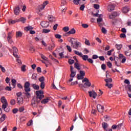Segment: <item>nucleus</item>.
Returning a JSON list of instances; mask_svg holds the SVG:
<instances>
[{"label": "nucleus", "instance_id": "nucleus-58", "mask_svg": "<svg viewBox=\"0 0 131 131\" xmlns=\"http://www.w3.org/2000/svg\"><path fill=\"white\" fill-rule=\"evenodd\" d=\"M107 65L109 68H112V63L111 62H107Z\"/></svg>", "mask_w": 131, "mask_h": 131}, {"label": "nucleus", "instance_id": "nucleus-62", "mask_svg": "<svg viewBox=\"0 0 131 131\" xmlns=\"http://www.w3.org/2000/svg\"><path fill=\"white\" fill-rule=\"evenodd\" d=\"M87 61H88L89 63H91V64H93V63H94V60H93L92 58H88Z\"/></svg>", "mask_w": 131, "mask_h": 131}, {"label": "nucleus", "instance_id": "nucleus-51", "mask_svg": "<svg viewBox=\"0 0 131 131\" xmlns=\"http://www.w3.org/2000/svg\"><path fill=\"white\" fill-rule=\"evenodd\" d=\"M85 44L86 45V46H91V43H90V40L85 39Z\"/></svg>", "mask_w": 131, "mask_h": 131}, {"label": "nucleus", "instance_id": "nucleus-57", "mask_svg": "<svg viewBox=\"0 0 131 131\" xmlns=\"http://www.w3.org/2000/svg\"><path fill=\"white\" fill-rule=\"evenodd\" d=\"M19 21H20L21 22H23V23H25L26 19H25V18H24V17H21L19 19Z\"/></svg>", "mask_w": 131, "mask_h": 131}, {"label": "nucleus", "instance_id": "nucleus-56", "mask_svg": "<svg viewBox=\"0 0 131 131\" xmlns=\"http://www.w3.org/2000/svg\"><path fill=\"white\" fill-rule=\"evenodd\" d=\"M5 90H6V91H12V87L11 88L9 86H7L6 87Z\"/></svg>", "mask_w": 131, "mask_h": 131}, {"label": "nucleus", "instance_id": "nucleus-25", "mask_svg": "<svg viewBox=\"0 0 131 131\" xmlns=\"http://www.w3.org/2000/svg\"><path fill=\"white\" fill-rule=\"evenodd\" d=\"M25 30H27V31H31V30H32L33 29V27H32L31 26H28L25 28Z\"/></svg>", "mask_w": 131, "mask_h": 131}, {"label": "nucleus", "instance_id": "nucleus-34", "mask_svg": "<svg viewBox=\"0 0 131 131\" xmlns=\"http://www.w3.org/2000/svg\"><path fill=\"white\" fill-rule=\"evenodd\" d=\"M123 124L120 123L118 125H117V129L118 130H119L120 129H121V127H122Z\"/></svg>", "mask_w": 131, "mask_h": 131}, {"label": "nucleus", "instance_id": "nucleus-5", "mask_svg": "<svg viewBox=\"0 0 131 131\" xmlns=\"http://www.w3.org/2000/svg\"><path fill=\"white\" fill-rule=\"evenodd\" d=\"M38 103H40V101H37V99L34 97L32 100L31 105L33 108H37Z\"/></svg>", "mask_w": 131, "mask_h": 131}, {"label": "nucleus", "instance_id": "nucleus-39", "mask_svg": "<svg viewBox=\"0 0 131 131\" xmlns=\"http://www.w3.org/2000/svg\"><path fill=\"white\" fill-rule=\"evenodd\" d=\"M77 78L78 80L83 79V77H82V76L80 75V74H78L77 75Z\"/></svg>", "mask_w": 131, "mask_h": 131}, {"label": "nucleus", "instance_id": "nucleus-1", "mask_svg": "<svg viewBox=\"0 0 131 131\" xmlns=\"http://www.w3.org/2000/svg\"><path fill=\"white\" fill-rule=\"evenodd\" d=\"M30 83L29 82L27 81L24 84V88H25V95L26 96L27 98H30V93H29V92L31 91V89H30Z\"/></svg>", "mask_w": 131, "mask_h": 131}, {"label": "nucleus", "instance_id": "nucleus-11", "mask_svg": "<svg viewBox=\"0 0 131 131\" xmlns=\"http://www.w3.org/2000/svg\"><path fill=\"white\" fill-rule=\"evenodd\" d=\"M14 12L15 15H19V13H20V8L19 6L15 7L14 9Z\"/></svg>", "mask_w": 131, "mask_h": 131}, {"label": "nucleus", "instance_id": "nucleus-10", "mask_svg": "<svg viewBox=\"0 0 131 131\" xmlns=\"http://www.w3.org/2000/svg\"><path fill=\"white\" fill-rule=\"evenodd\" d=\"M78 47H81V43L80 42H75V45L73 46V48L74 49H76V50H77L78 49Z\"/></svg>", "mask_w": 131, "mask_h": 131}, {"label": "nucleus", "instance_id": "nucleus-28", "mask_svg": "<svg viewBox=\"0 0 131 131\" xmlns=\"http://www.w3.org/2000/svg\"><path fill=\"white\" fill-rule=\"evenodd\" d=\"M82 57V59L83 60V61H88L89 59V56L88 55H82L81 56Z\"/></svg>", "mask_w": 131, "mask_h": 131}, {"label": "nucleus", "instance_id": "nucleus-2", "mask_svg": "<svg viewBox=\"0 0 131 131\" xmlns=\"http://www.w3.org/2000/svg\"><path fill=\"white\" fill-rule=\"evenodd\" d=\"M36 95L37 96L35 97V98L37 100V102H40L41 99L45 97V95H43V91L42 90L36 91Z\"/></svg>", "mask_w": 131, "mask_h": 131}, {"label": "nucleus", "instance_id": "nucleus-16", "mask_svg": "<svg viewBox=\"0 0 131 131\" xmlns=\"http://www.w3.org/2000/svg\"><path fill=\"white\" fill-rule=\"evenodd\" d=\"M50 98L48 97L46 99H43L41 101V104H47V103H49V101H50Z\"/></svg>", "mask_w": 131, "mask_h": 131}, {"label": "nucleus", "instance_id": "nucleus-15", "mask_svg": "<svg viewBox=\"0 0 131 131\" xmlns=\"http://www.w3.org/2000/svg\"><path fill=\"white\" fill-rule=\"evenodd\" d=\"M76 31L74 28L71 29L67 33V34H75Z\"/></svg>", "mask_w": 131, "mask_h": 131}, {"label": "nucleus", "instance_id": "nucleus-9", "mask_svg": "<svg viewBox=\"0 0 131 131\" xmlns=\"http://www.w3.org/2000/svg\"><path fill=\"white\" fill-rule=\"evenodd\" d=\"M55 47L56 44H55V42H53L52 43L50 44L49 46H48V50L51 52V51H53V49H55Z\"/></svg>", "mask_w": 131, "mask_h": 131}, {"label": "nucleus", "instance_id": "nucleus-30", "mask_svg": "<svg viewBox=\"0 0 131 131\" xmlns=\"http://www.w3.org/2000/svg\"><path fill=\"white\" fill-rule=\"evenodd\" d=\"M75 75H76V72H71L70 77H72V78L75 77Z\"/></svg>", "mask_w": 131, "mask_h": 131}, {"label": "nucleus", "instance_id": "nucleus-6", "mask_svg": "<svg viewBox=\"0 0 131 131\" xmlns=\"http://www.w3.org/2000/svg\"><path fill=\"white\" fill-rule=\"evenodd\" d=\"M40 25L42 28H47L50 26V23L49 21H42L41 22Z\"/></svg>", "mask_w": 131, "mask_h": 131}, {"label": "nucleus", "instance_id": "nucleus-22", "mask_svg": "<svg viewBox=\"0 0 131 131\" xmlns=\"http://www.w3.org/2000/svg\"><path fill=\"white\" fill-rule=\"evenodd\" d=\"M48 20L49 21H50V22H54L55 21V17H53L52 15H49L48 16Z\"/></svg>", "mask_w": 131, "mask_h": 131}, {"label": "nucleus", "instance_id": "nucleus-44", "mask_svg": "<svg viewBox=\"0 0 131 131\" xmlns=\"http://www.w3.org/2000/svg\"><path fill=\"white\" fill-rule=\"evenodd\" d=\"M10 104L11 105H15L16 104V100L15 99H11L10 100Z\"/></svg>", "mask_w": 131, "mask_h": 131}, {"label": "nucleus", "instance_id": "nucleus-47", "mask_svg": "<svg viewBox=\"0 0 131 131\" xmlns=\"http://www.w3.org/2000/svg\"><path fill=\"white\" fill-rule=\"evenodd\" d=\"M80 75L83 77L84 75H85V72H84L83 71H80Z\"/></svg>", "mask_w": 131, "mask_h": 131}, {"label": "nucleus", "instance_id": "nucleus-54", "mask_svg": "<svg viewBox=\"0 0 131 131\" xmlns=\"http://www.w3.org/2000/svg\"><path fill=\"white\" fill-rule=\"evenodd\" d=\"M120 37L121 38H125V37H126V35H125V34L124 33H122L120 35Z\"/></svg>", "mask_w": 131, "mask_h": 131}, {"label": "nucleus", "instance_id": "nucleus-20", "mask_svg": "<svg viewBox=\"0 0 131 131\" xmlns=\"http://www.w3.org/2000/svg\"><path fill=\"white\" fill-rule=\"evenodd\" d=\"M117 16V13L114 12L112 15L109 16L110 19H114Z\"/></svg>", "mask_w": 131, "mask_h": 131}, {"label": "nucleus", "instance_id": "nucleus-38", "mask_svg": "<svg viewBox=\"0 0 131 131\" xmlns=\"http://www.w3.org/2000/svg\"><path fill=\"white\" fill-rule=\"evenodd\" d=\"M101 31L102 33H104V34H106V33H107V30L104 27L102 28Z\"/></svg>", "mask_w": 131, "mask_h": 131}, {"label": "nucleus", "instance_id": "nucleus-23", "mask_svg": "<svg viewBox=\"0 0 131 131\" xmlns=\"http://www.w3.org/2000/svg\"><path fill=\"white\" fill-rule=\"evenodd\" d=\"M102 127L103 128V129H104V130L107 131V127H108V124H107V123L104 122L102 123Z\"/></svg>", "mask_w": 131, "mask_h": 131}, {"label": "nucleus", "instance_id": "nucleus-41", "mask_svg": "<svg viewBox=\"0 0 131 131\" xmlns=\"http://www.w3.org/2000/svg\"><path fill=\"white\" fill-rule=\"evenodd\" d=\"M39 81H40V82H45V77L43 76H42L39 78Z\"/></svg>", "mask_w": 131, "mask_h": 131}, {"label": "nucleus", "instance_id": "nucleus-40", "mask_svg": "<svg viewBox=\"0 0 131 131\" xmlns=\"http://www.w3.org/2000/svg\"><path fill=\"white\" fill-rule=\"evenodd\" d=\"M42 32H43V33H49V32H51V30H50V29H43Z\"/></svg>", "mask_w": 131, "mask_h": 131}, {"label": "nucleus", "instance_id": "nucleus-33", "mask_svg": "<svg viewBox=\"0 0 131 131\" xmlns=\"http://www.w3.org/2000/svg\"><path fill=\"white\" fill-rule=\"evenodd\" d=\"M45 86H46V84L45 83V82H41L40 84V88H41L42 90H43V89H45Z\"/></svg>", "mask_w": 131, "mask_h": 131}, {"label": "nucleus", "instance_id": "nucleus-43", "mask_svg": "<svg viewBox=\"0 0 131 131\" xmlns=\"http://www.w3.org/2000/svg\"><path fill=\"white\" fill-rule=\"evenodd\" d=\"M105 86H107V88H108V89H111V88H112V86H113V84H112L111 83H106L105 84Z\"/></svg>", "mask_w": 131, "mask_h": 131}, {"label": "nucleus", "instance_id": "nucleus-27", "mask_svg": "<svg viewBox=\"0 0 131 131\" xmlns=\"http://www.w3.org/2000/svg\"><path fill=\"white\" fill-rule=\"evenodd\" d=\"M122 11L123 13H128L129 10H128V8H127V7H125L122 8Z\"/></svg>", "mask_w": 131, "mask_h": 131}, {"label": "nucleus", "instance_id": "nucleus-64", "mask_svg": "<svg viewBox=\"0 0 131 131\" xmlns=\"http://www.w3.org/2000/svg\"><path fill=\"white\" fill-rule=\"evenodd\" d=\"M98 58H99V59L100 61H105V57H104V56H99L98 57Z\"/></svg>", "mask_w": 131, "mask_h": 131}, {"label": "nucleus", "instance_id": "nucleus-17", "mask_svg": "<svg viewBox=\"0 0 131 131\" xmlns=\"http://www.w3.org/2000/svg\"><path fill=\"white\" fill-rule=\"evenodd\" d=\"M74 68L77 69V70H80V64L77 62H75L74 63Z\"/></svg>", "mask_w": 131, "mask_h": 131}, {"label": "nucleus", "instance_id": "nucleus-4", "mask_svg": "<svg viewBox=\"0 0 131 131\" xmlns=\"http://www.w3.org/2000/svg\"><path fill=\"white\" fill-rule=\"evenodd\" d=\"M1 101L3 103L2 108L3 109H6L7 107H8V102L7 101V99L5 97H2L1 99Z\"/></svg>", "mask_w": 131, "mask_h": 131}, {"label": "nucleus", "instance_id": "nucleus-60", "mask_svg": "<svg viewBox=\"0 0 131 131\" xmlns=\"http://www.w3.org/2000/svg\"><path fill=\"white\" fill-rule=\"evenodd\" d=\"M32 122H33V121H32V120H30L28 123H27V125H28V126H30V125H32Z\"/></svg>", "mask_w": 131, "mask_h": 131}, {"label": "nucleus", "instance_id": "nucleus-13", "mask_svg": "<svg viewBox=\"0 0 131 131\" xmlns=\"http://www.w3.org/2000/svg\"><path fill=\"white\" fill-rule=\"evenodd\" d=\"M117 60H119V58L115 57V65H116V66H117V67H120V61L117 62Z\"/></svg>", "mask_w": 131, "mask_h": 131}, {"label": "nucleus", "instance_id": "nucleus-32", "mask_svg": "<svg viewBox=\"0 0 131 131\" xmlns=\"http://www.w3.org/2000/svg\"><path fill=\"white\" fill-rule=\"evenodd\" d=\"M40 56L43 60H45V61H48V58H47L43 54H40Z\"/></svg>", "mask_w": 131, "mask_h": 131}, {"label": "nucleus", "instance_id": "nucleus-12", "mask_svg": "<svg viewBox=\"0 0 131 131\" xmlns=\"http://www.w3.org/2000/svg\"><path fill=\"white\" fill-rule=\"evenodd\" d=\"M11 82L12 83V89H15L16 88V84H17V81L15 79H12L11 80Z\"/></svg>", "mask_w": 131, "mask_h": 131}, {"label": "nucleus", "instance_id": "nucleus-26", "mask_svg": "<svg viewBox=\"0 0 131 131\" xmlns=\"http://www.w3.org/2000/svg\"><path fill=\"white\" fill-rule=\"evenodd\" d=\"M7 40H8V42L9 43H10V45H12V43H13V42H14V41L12 39V37L11 36L7 37Z\"/></svg>", "mask_w": 131, "mask_h": 131}, {"label": "nucleus", "instance_id": "nucleus-19", "mask_svg": "<svg viewBox=\"0 0 131 131\" xmlns=\"http://www.w3.org/2000/svg\"><path fill=\"white\" fill-rule=\"evenodd\" d=\"M102 16L103 15L100 14L98 16V18L97 19V23H100V22H102L103 21V18H102Z\"/></svg>", "mask_w": 131, "mask_h": 131}, {"label": "nucleus", "instance_id": "nucleus-45", "mask_svg": "<svg viewBox=\"0 0 131 131\" xmlns=\"http://www.w3.org/2000/svg\"><path fill=\"white\" fill-rule=\"evenodd\" d=\"M81 0H73V3L75 5H79V2Z\"/></svg>", "mask_w": 131, "mask_h": 131}, {"label": "nucleus", "instance_id": "nucleus-3", "mask_svg": "<svg viewBox=\"0 0 131 131\" xmlns=\"http://www.w3.org/2000/svg\"><path fill=\"white\" fill-rule=\"evenodd\" d=\"M82 82H85L84 83V85L83 86V88H90V86L92 85V84L90 83V80L88 78H84L82 80Z\"/></svg>", "mask_w": 131, "mask_h": 131}, {"label": "nucleus", "instance_id": "nucleus-21", "mask_svg": "<svg viewBox=\"0 0 131 131\" xmlns=\"http://www.w3.org/2000/svg\"><path fill=\"white\" fill-rule=\"evenodd\" d=\"M6 116L5 114H3L1 118H0V123H2L3 122L5 121L6 119Z\"/></svg>", "mask_w": 131, "mask_h": 131}, {"label": "nucleus", "instance_id": "nucleus-36", "mask_svg": "<svg viewBox=\"0 0 131 131\" xmlns=\"http://www.w3.org/2000/svg\"><path fill=\"white\" fill-rule=\"evenodd\" d=\"M105 82H106V83H109L112 82V78H107L104 80Z\"/></svg>", "mask_w": 131, "mask_h": 131}, {"label": "nucleus", "instance_id": "nucleus-29", "mask_svg": "<svg viewBox=\"0 0 131 131\" xmlns=\"http://www.w3.org/2000/svg\"><path fill=\"white\" fill-rule=\"evenodd\" d=\"M22 32L21 31H17L16 32V37H21L23 35Z\"/></svg>", "mask_w": 131, "mask_h": 131}, {"label": "nucleus", "instance_id": "nucleus-14", "mask_svg": "<svg viewBox=\"0 0 131 131\" xmlns=\"http://www.w3.org/2000/svg\"><path fill=\"white\" fill-rule=\"evenodd\" d=\"M108 12H111L112 11H114V9H115V7L114 5H110L107 7Z\"/></svg>", "mask_w": 131, "mask_h": 131}, {"label": "nucleus", "instance_id": "nucleus-42", "mask_svg": "<svg viewBox=\"0 0 131 131\" xmlns=\"http://www.w3.org/2000/svg\"><path fill=\"white\" fill-rule=\"evenodd\" d=\"M25 68H26V66L25 65H23L21 67V70L23 72H25V71H26V70L25 69Z\"/></svg>", "mask_w": 131, "mask_h": 131}, {"label": "nucleus", "instance_id": "nucleus-37", "mask_svg": "<svg viewBox=\"0 0 131 131\" xmlns=\"http://www.w3.org/2000/svg\"><path fill=\"white\" fill-rule=\"evenodd\" d=\"M45 5H40L38 7L39 12H40V11H41V10H43V9H45Z\"/></svg>", "mask_w": 131, "mask_h": 131}, {"label": "nucleus", "instance_id": "nucleus-48", "mask_svg": "<svg viewBox=\"0 0 131 131\" xmlns=\"http://www.w3.org/2000/svg\"><path fill=\"white\" fill-rule=\"evenodd\" d=\"M116 47L117 50H121V48H122V45H116Z\"/></svg>", "mask_w": 131, "mask_h": 131}, {"label": "nucleus", "instance_id": "nucleus-46", "mask_svg": "<svg viewBox=\"0 0 131 131\" xmlns=\"http://www.w3.org/2000/svg\"><path fill=\"white\" fill-rule=\"evenodd\" d=\"M32 79L36 80L37 78V75L36 74H33L32 76Z\"/></svg>", "mask_w": 131, "mask_h": 131}, {"label": "nucleus", "instance_id": "nucleus-24", "mask_svg": "<svg viewBox=\"0 0 131 131\" xmlns=\"http://www.w3.org/2000/svg\"><path fill=\"white\" fill-rule=\"evenodd\" d=\"M31 86H32L33 89H34V90H39V86L36 85V84H32Z\"/></svg>", "mask_w": 131, "mask_h": 131}, {"label": "nucleus", "instance_id": "nucleus-49", "mask_svg": "<svg viewBox=\"0 0 131 131\" xmlns=\"http://www.w3.org/2000/svg\"><path fill=\"white\" fill-rule=\"evenodd\" d=\"M94 8L96 9V10H99L100 8V6L98 4H94Z\"/></svg>", "mask_w": 131, "mask_h": 131}, {"label": "nucleus", "instance_id": "nucleus-7", "mask_svg": "<svg viewBox=\"0 0 131 131\" xmlns=\"http://www.w3.org/2000/svg\"><path fill=\"white\" fill-rule=\"evenodd\" d=\"M89 96L91 97H93V99H96L97 97V93L95 92V91L93 90L92 91L89 92Z\"/></svg>", "mask_w": 131, "mask_h": 131}, {"label": "nucleus", "instance_id": "nucleus-50", "mask_svg": "<svg viewBox=\"0 0 131 131\" xmlns=\"http://www.w3.org/2000/svg\"><path fill=\"white\" fill-rule=\"evenodd\" d=\"M66 47L69 52H70V53H71V52H72V49H71V47H70V46L67 45Z\"/></svg>", "mask_w": 131, "mask_h": 131}, {"label": "nucleus", "instance_id": "nucleus-63", "mask_svg": "<svg viewBox=\"0 0 131 131\" xmlns=\"http://www.w3.org/2000/svg\"><path fill=\"white\" fill-rule=\"evenodd\" d=\"M12 112L13 113V114H16V113H17L18 112V110L17 108H14L12 110Z\"/></svg>", "mask_w": 131, "mask_h": 131}, {"label": "nucleus", "instance_id": "nucleus-55", "mask_svg": "<svg viewBox=\"0 0 131 131\" xmlns=\"http://www.w3.org/2000/svg\"><path fill=\"white\" fill-rule=\"evenodd\" d=\"M12 49L13 50V53H18V49H17L16 47H13Z\"/></svg>", "mask_w": 131, "mask_h": 131}, {"label": "nucleus", "instance_id": "nucleus-35", "mask_svg": "<svg viewBox=\"0 0 131 131\" xmlns=\"http://www.w3.org/2000/svg\"><path fill=\"white\" fill-rule=\"evenodd\" d=\"M74 52L75 54H76V55H78V56H80V57H81L82 56V53H81V52L75 50Z\"/></svg>", "mask_w": 131, "mask_h": 131}, {"label": "nucleus", "instance_id": "nucleus-8", "mask_svg": "<svg viewBox=\"0 0 131 131\" xmlns=\"http://www.w3.org/2000/svg\"><path fill=\"white\" fill-rule=\"evenodd\" d=\"M97 108L98 112H100V113H103L104 111V106L101 105V104H98L97 105Z\"/></svg>", "mask_w": 131, "mask_h": 131}, {"label": "nucleus", "instance_id": "nucleus-61", "mask_svg": "<svg viewBox=\"0 0 131 131\" xmlns=\"http://www.w3.org/2000/svg\"><path fill=\"white\" fill-rule=\"evenodd\" d=\"M69 63L70 64V65H72V64H74V60L72 59H70L69 60Z\"/></svg>", "mask_w": 131, "mask_h": 131}, {"label": "nucleus", "instance_id": "nucleus-52", "mask_svg": "<svg viewBox=\"0 0 131 131\" xmlns=\"http://www.w3.org/2000/svg\"><path fill=\"white\" fill-rule=\"evenodd\" d=\"M55 37L56 38H58V39H61V37H62V35L59 34H57L55 35Z\"/></svg>", "mask_w": 131, "mask_h": 131}, {"label": "nucleus", "instance_id": "nucleus-53", "mask_svg": "<svg viewBox=\"0 0 131 131\" xmlns=\"http://www.w3.org/2000/svg\"><path fill=\"white\" fill-rule=\"evenodd\" d=\"M84 8H85V6H84V4H83L80 6V10L81 11H84Z\"/></svg>", "mask_w": 131, "mask_h": 131}, {"label": "nucleus", "instance_id": "nucleus-18", "mask_svg": "<svg viewBox=\"0 0 131 131\" xmlns=\"http://www.w3.org/2000/svg\"><path fill=\"white\" fill-rule=\"evenodd\" d=\"M17 103L18 104H23V98L22 97H17Z\"/></svg>", "mask_w": 131, "mask_h": 131}, {"label": "nucleus", "instance_id": "nucleus-59", "mask_svg": "<svg viewBox=\"0 0 131 131\" xmlns=\"http://www.w3.org/2000/svg\"><path fill=\"white\" fill-rule=\"evenodd\" d=\"M24 110H25L24 106H22L19 108V112H23Z\"/></svg>", "mask_w": 131, "mask_h": 131}, {"label": "nucleus", "instance_id": "nucleus-31", "mask_svg": "<svg viewBox=\"0 0 131 131\" xmlns=\"http://www.w3.org/2000/svg\"><path fill=\"white\" fill-rule=\"evenodd\" d=\"M62 30L64 31V32H68L69 31V27L67 26L63 28Z\"/></svg>", "mask_w": 131, "mask_h": 131}]
</instances>
